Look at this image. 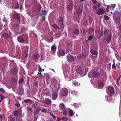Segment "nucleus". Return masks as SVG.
<instances>
[{"label": "nucleus", "mask_w": 121, "mask_h": 121, "mask_svg": "<svg viewBox=\"0 0 121 121\" xmlns=\"http://www.w3.org/2000/svg\"><path fill=\"white\" fill-rule=\"evenodd\" d=\"M100 6L101 4L99 3H98V4H97V6H93V10L94 12L96 11V13L97 14L99 15H102L104 13L105 11L103 7H99L97 9V7H99Z\"/></svg>", "instance_id": "1"}, {"label": "nucleus", "mask_w": 121, "mask_h": 121, "mask_svg": "<svg viewBox=\"0 0 121 121\" xmlns=\"http://www.w3.org/2000/svg\"><path fill=\"white\" fill-rule=\"evenodd\" d=\"M57 83L58 82L56 80H54L50 85V87L53 90L57 92L58 91L60 87V84L59 83L58 85H57Z\"/></svg>", "instance_id": "2"}, {"label": "nucleus", "mask_w": 121, "mask_h": 121, "mask_svg": "<svg viewBox=\"0 0 121 121\" xmlns=\"http://www.w3.org/2000/svg\"><path fill=\"white\" fill-rule=\"evenodd\" d=\"M100 73L97 71H95L93 73L90 72L88 74V77L90 78L93 77L98 78L99 76Z\"/></svg>", "instance_id": "3"}, {"label": "nucleus", "mask_w": 121, "mask_h": 121, "mask_svg": "<svg viewBox=\"0 0 121 121\" xmlns=\"http://www.w3.org/2000/svg\"><path fill=\"white\" fill-rule=\"evenodd\" d=\"M120 17L121 14L118 12L115 13L113 18L114 22L116 23H119L120 22Z\"/></svg>", "instance_id": "4"}, {"label": "nucleus", "mask_w": 121, "mask_h": 121, "mask_svg": "<svg viewBox=\"0 0 121 121\" xmlns=\"http://www.w3.org/2000/svg\"><path fill=\"white\" fill-rule=\"evenodd\" d=\"M114 91L113 87L112 86H108L107 89V92L108 95H112Z\"/></svg>", "instance_id": "5"}, {"label": "nucleus", "mask_w": 121, "mask_h": 121, "mask_svg": "<svg viewBox=\"0 0 121 121\" xmlns=\"http://www.w3.org/2000/svg\"><path fill=\"white\" fill-rule=\"evenodd\" d=\"M67 61L69 62H71L74 61L76 60L75 56L70 54H69L67 56Z\"/></svg>", "instance_id": "6"}, {"label": "nucleus", "mask_w": 121, "mask_h": 121, "mask_svg": "<svg viewBox=\"0 0 121 121\" xmlns=\"http://www.w3.org/2000/svg\"><path fill=\"white\" fill-rule=\"evenodd\" d=\"M68 91L66 88H64L62 89L60 91V96H65L68 94Z\"/></svg>", "instance_id": "7"}, {"label": "nucleus", "mask_w": 121, "mask_h": 121, "mask_svg": "<svg viewBox=\"0 0 121 121\" xmlns=\"http://www.w3.org/2000/svg\"><path fill=\"white\" fill-rule=\"evenodd\" d=\"M64 75L66 79L68 78L70 79L69 80H66L68 81H70V80H71L72 78H73V75H72V76L69 75V73H67L66 74L64 72Z\"/></svg>", "instance_id": "8"}, {"label": "nucleus", "mask_w": 121, "mask_h": 121, "mask_svg": "<svg viewBox=\"0 0 121 121\" xmlns=\"http://www.w3.org/2000/svg\"><path fill=\"white\" fill-rule=\"evenodd\" d=\"M56 49V47L55 45H53L51 47V53L54 54L55 52Z\"/></svg>", "instance_id": "9"}, {"label": "nucleus", "mask_w": 121, "mask_h": 121, "mask_svg": "<svg viewBox=\"0 0 121 121\" xmlns=\"http://www.w3.org/2000/svg\"><path fill=\"white\" fill-rule=\"evenodd\" d=\"M108 96H106L105 97L106 99L108 102H110L112 100V95H108Z\"/></svg>", "instance_id": "10"}, {"label": "nucleus", "mask_w": 121, "mask_h": 121, "mask_svg": "<svg viewBox=\"0 0 121 121\" xmlns=\"http://www.w3.org/2000/svg\"><path fill=\"white\" fill-rule=\"evenodd\" d=\"M52 98L53 100L56 99L57 96V94L56 92H55L52 93Z\"/></svg>", "instance_id": "11"}, {"label": "nucleus", "mask_w": 121, "mask_h": 121, "mask_svg": "<svg viewBox=\"0 0 121 121\" xmlns=\"http://www.w3.org/2000/svg\"><path fill=\"white\" fill-rule=\"evenodd\" d=\"M59 22L61 25V26H60V28H63L64 26L63 24V19L62 18H59Z\"/></svg>", "instance_id": "12"}, {"label": "nucleus", "mask_w": 121, "mask_h": 121, "mask_svg": "<svg viewBox=\"0 0 121 121\" xmlns=\"http://www.w3.org/2000/svg\"><path fill=\"white\" fill-rule=\"evenodd\" d=\"M115 5L113 4L112 5L110 4L109 5H107V10L108 12H109V9H111L113 8H114L115 6Z\"/></svg>", "instance_id": "13"}, {"label": "nucleus", "mask_w": 121, "mask_h": 121, "mask_svg": "<svg viewBox=\"0 0 121 121\" xmlns=\"http://www.w3.org/2000/svg\"><path fill=\"white\" fill-rule=\"evenodd\" d=\"M97 83L98 84V86L100 87H103L104 86V84L103 82L100 80H99L97 81Z\"/></svg>", "instance_id": "14"}, {"label": "nucleus", "mask_w": 121, "mask_h": 121, "mask_svg": "<svg viewBox=\"0 0 121 121\" xmlns=\"http://www.w3.org/2000/svg\"><path fill=\"white\" fill-rule=\"evenodd\" d=\"M65 54L63 50H60L58 53V56L59 57L61 56H63L65 55Z\"/></svg>", "instance_id": "15"}, {"label": "nucleus", "mask_w": 121, "mask_h": 121, "mask_svg": "<svg viewBox=\"0 0 121 121\" xmlns=\"http://www.w3.org/2000/svg\"><path fill=\"white\" fill-rule=\"evenodd\" d=\"M59 108L61 110H63L66 108L64 104L63 103L60 104L59 105Z\"/></svg>", "instance_id": "16"}, {"label": "nucleus", "mask_w": 121, "mask_h": 121, "mask_svg": "<svg viewBox=\"0 0 121 121\" xmlns=\"http://www.w3.org/2000/svg\"><path fill=\"white\" fill-rule=\"evenodd\" d=\"M10 121H22L21 119H16L14 117H12L10 119Z\"/></svg>", "instance_id": "17"}, {"label": "nucleus", "mask_w": 121, "mask_h": 121, "mask_svg": "<svg viewBox=\"0 0 121 121\" xmlns=\"http://www.w3.org/2000/svg\"><path fill=\"white\" fill-rule=\"evenodd\" d=\"M13 16L15 19H18L19 21H20V17L18 14L15 13L13 15Z\"/></svg>", "instance_id": "18"}, {"label": "nucleus", "mask_w": 121, "mask_h": 121, "mask_svg": "<svg viewBox=\"0 0 121 121\" xmlns=\"http://www.w3.org/2000/svg\"><path fill=\"white\" fill-rule=\"evenodd\" d=\"M87 56L86 55L84 54L79 55L78 56V58L79 59H82L83 58H85Z\"/></svg>", "instance_id": "19"}, {"label": "nucleus", "mask_w": 121, "mask_h": 121, "mask_svg": "<svg viewBox=\"0 0 121 121\" xmlns=\"http://www.w3.org/2000/svg\"><path fill=\"white\" fill-rule=\"evenodd\" d=\"M77 72L79 74H82L83 73V69H82L80 67L78 68L77 70Z\"/></svg>", "instance_id": "20"}, {"label": "nucleus", "mask_w": 121, "mask_h": 121, "mask_svg": "<svg viewBox=\"0 0 121 121\" xmlns=\"http://www.w3.org/2000/svg\"><path fill=\"white\" fill-rule=\"evenodd\" d=\"M90 52L93 55H96L98 54V52L97 51L93 49H91V50Z\"/></svg>", "instance_id": "21"}, {"label": "nucleus", "mask_w": 121, "mask_h": 121, "mask_svg": "<svg viewBox=\"0 0 121 121\" xmlns=\"http://www.w3.org/2000/svg\"><path fill=\"white\" fill-rule=\"evenodd\" d=\"M83 10L82 8L81 7L79 8L77 12V13L78 14H81L82 13Z\"/></svg>", "instance_id": "22"}, {"label": "nucleus", "mask_w": 121, "mask_h": 121, "mask_svg": "<svg viewBox=\"0 0 121 121\" xmlns=\"http://www.w3.org/2000/svg\"><path fill=\"white\" fill-rule=\"evenodd\" d=\"M44 103L45 104H51V101L49 99H47V100L44 101Z\"/></svg>", "instance_id": "23"}, {"label": "nucleus", "mask_w": 121, "mask_h": 121, "mask_svg": "<svg viewBox=\"0 0 121 121\" xmlns=\"http://www.w3.org/2000/svg\"><path fill=\"white\" fill-rule=\"evenodd\" d=\"M18 41L20 43H23L24 42V40L21 37H19L17 38Z\"/></svg>", "instance_id": "24"}, {"label": "nucleus", "mask_w": 121, "mask_h": 121, "mask_svg": "<svg viewBox=\"0 0 121 121\" xmlns=\"http://www.w3.org/2000/svg\"><path fill=\"white\" fill-rule=\"evenodd\" d=\"M73 104L75 108H78L81 105V104L80 103H74Z\"/></svg>", "instance_id": "25"}, {"label": "nucleus", "mask_w": 121, "mask_h": 121, "mask_svg": "<svg viewBox=\"0 0 121 121\" xmlns=\"http://www.w3.org/2000/svg\"><path fill=\"white\" fill-rule=\"evenodd\" d=\"M71 93L74 96L75 95H77L78 94V92L74 90L72 91Z\"/></svg>", "instance_id": "26"}, {"label": "nucleus", "mask_w": 121, "mask_h": 121, "mask_svg": "<svg viewBox=\"0 0 121 121\" xmlns=\"http://www.w3.org/2000/svg\"><path fill=\"white\" fill-rule=\"evenodd\" d=\"M39 54L35 55L33 56V58L36 60L39 59Z\"/></svg>", "instance_id": "27"}, {"label": "nucleus", "mask_w": 121, "mask_h": 121, "mask_svg": "<svg viewBox=\"0 0 121 121\" xmlns=\"http://www.w3.org/2000/svg\"><path fill=\"white\" fill-rule=\"evenodd\" d=\"M69 115L71 116H73L74 113L73 111L71 109L69 111Z\"/></svg>", "instance_id": "28"}, {"label": "nucleus", "mask_w": 121, "mask_h": 121, "mask_svg": "<svg viewBox=\"0 0 121 121\" xmlns=\"http://www.w3.org/2000/svg\"><path fill=\"white\" fill-rule=\"evenodd\" d=\"M72 84L73 86H78L79 85L80 83L77 82L76 81H75Z\"/></svg>", "instance_id": "29"}, {"label": "nucleus", "mask_w": 121, "mask_h": 121, "mask_svg": "<svg viewBox=\"0 0 121 121\" xmlns=\"http://www.w3.org/2000/svg\"><path fill=\"white\" fill-rule=\"evenodd\" d=\"M3 35L5 38H8L10 36V35L7 33H4Z\"/></svg>", "instance_id": "30"}, {"label": "nucleus", "mask_w": 121, "mask_h": 121, "mask_svg": "<svg viewBox=\"0 0 121 121\" xmlns=\"http://www.w3.org/2000/svg\"><path fill=\"white\" fill-rule=\"evenodd\" d=\"M73 7V5L72 4H70L68 5L67 8L68 9H72Z\"/></svg>", "instance_id": "31"}, {"label": "nucleus", "mask_w": 121, "mask_h": 121, "mask_svg": "<svg viewBox=\"0 0 121 121\" xmlns=\"http://www.w3.org/2000/svg\"><path fill=\"white\" fill-rule=\"evenodd\" d=\"M0 118L1 121H2L4 120L5 118L4 116L2 114L0 115Z\"/></svg>", "instance_id": "32"}, {"label": "nucleus", "mask_w": 121, "mask_h": 121, "mask_svg": "<svg viewBox=\"0 0 121 121\" xmlns=\"http://www.w3.org/2000/svg\"><path fill=\"white\" fill-rule=\"evenodd\" d=\"M14 5L15 6H14V7L15 9H17L19 8V4L17 1H15Z\"/></svg>", "instance_id": "33"}, {"label": "nucleus", "mask_w": 121, "mask_h": 121, "mask_svg": "<svg viewBox=\"0 0 121 121\" xmlns=\"http://www.w3.org/2000/svg\"><path fill=\"white\" fill-rule=\"evenodd\" d=\"M41 111L43 112H47L48 113L50 112V110H47V109H42L41 110Z\"/></svg>", "instance_id": "34"}, {"label": "nucleus", "mask_w": 121, "mask_h": 121, "mask_svg": "<svg viewBox=\"0 0 121 121\" xmlns=\"http://www.w3.org/2000/svg\"><path fill=\"white\" fill-rule=\"evenodd\" d=\"M24 102L25 103H31L32 102V100L30 99H27L25 100H24Z\"/></svg>", "instance_id": "35"}, {"label": "nucleus", "mask_w": 121, "mask_h": 121, "mask_svg": "<svg viewBox=\"0 0 121 121\" xmlns=\"http://www.w3.org/2000/svg\"><path fill=\"white\" fill-rule=\"evenodd\" d=\"M73 32L76 34H77L80 33V32L78 29H76L74 30Z\"/></svg>", "instance_id": "36"}, {"label": "nucleus", "mask_w": 121, "mask_h": 121, "mask_svg": "<svg viewBox=\"0 0 121 121\" xmlns=\"http://www.w3.org/2000/svg\"><path fill=\"white\" fill-rule=\"evenodd\" d=\"M39 72H38V74H39L40 75H41V71H42V69L40 65H39Z\"/></svg>", "instance_id": "37"}, {"label": "nucleus", "mask_w": 121, "mask_h": 121, "mask_svg": "<svg viewBox=\"0 0 121 121\" xmlns=\"http://www.w3.org/2000/svg\"><path fill=\"white\" fill-rule=\"evenodd\" d=\"M52 105V108L53 109V111H56L57 110V109L56 108V105L55 104H53Z\"/></svg>", "instance_id": "38"}, {"label": "nucleus", "mask_w": 121, "mask_h": 121, "mask_svg": "<svg viewBox=\"0 0 121 121\" xmlns=\"http://www.w3.org/2000/svg\"><path fill=\"white\" fill-rule=\"evenodd\" d=\"M18 112L17 111H15L14 112V114L15 116H17L18 114Z\"/></svg>", "instance_id": "39"}, {"label": "nucleus", "mask_w": 121, "mask_h": 121, "mask_svg": "<svg viewBox=\"0 0 121 121\" xmlns=\"http://www.w3.org/2000/svg\"><path fill=\"white\" fill-rule=\"evenodd\" d=\"M108 38L107 39V40L109 42H110L111 39V35L110 34H109L108 36Z\"/></svg>", "instance_id": "40"}, {"label": "nucleus", "mask_w": 121, "mask_h": 121, "mask_svg": "<svg viewBox=\"0 0 121 121\" xmlns=\"http://www.w3.org/2000/svg\"><path fill=\"white\" fill-rule=\"evenodd\" d=\"M62 120L64 121H67V120H68V118L63 117L62 118Z\"/></svg>", "instance_id": "41"}, {"label": "nucleus", "mask_w": 121, "mask_h": 121, "mask_svg": "<svg viewBox=\"0 0 121 121\" xmlns=\"http://www.w3.org/2000/svg\"><path fill=\"white\" fill-rule=\"evenodd\" d=\"M53 27L56 29H59V27L57 26V25H54L53 26Z\"/></svg>", "instance_id": "42"}, {"label": "nucleus", "mask_w": 121, "mask_h": 121, "mask_svg": "<svg viewBox=\"0 0 121 121\" xmlns=\"http://www.w3.org/2000/svg\"><path fill=\"white\" fill-rule=\"evenodd\" d=\"M92 1L93 3V4H96V5L97 6V4H98L99 3H97V2L94 0H92Z\"/></svg>", "instance_id": "43"}, {"label": "nucleus", "mask_w": 121, "mask_h": 121, "mask_svg": "<svg viewBox=\"0 0 121 121\" xmlns=\"http://www.w3.org/2000/svg\"><path fill=\"white\" fill-rule=\"evenodd\" d=\"M104 19L106 20H109V18L108 17L106 16H104Z\"/></svg>", "instance_id": "44"}, {"label": "nucleus", "mask_w": 121, "mask_h": 121, "mask_svg": "<svg viewBox=\"0 0 121 121\" xmlns=\"http://www.w3.org/2000/svg\"><path fill=\"white\" fill-rule=\"evenodd\" d=\"M24 80L23 79H20L19 82V84L22 83L23 82V81Z\"/></svg>", "instance_id": "45"}, {"label": "nucleus", "mask_w": 121, "mask_h": 121, "mask_svg": "<svg viewBox=\"0 0 121 121\" xmlns=\"http://www.w3.org/2000/svg\"><path fill=\"white\" fill-rule=\"evenodd\" d=\"M63 111V113L65 115H66L67 114V112L66 110L65 109H64Z\"/></svg>", "instance_id": "46"}, {"label": "nucleus", "mask_w": 121, "mask_h": 121, "mask_svg": "<svg viewBox=\"0 0 121 121\" xmlns=\"http://www.w3.org/2000/svg\"><path fill=\"white\" fill-rule=\"evenodd\" d=\"M93 35H90L89 37V38H88V40H91L93 38Z\"/></svg>", "instance_id": "47"}, {"label": "nucleus", "mask_w": 121, "mask_h": 121, "mask_svg": "<svg viewBox=\"0 0 121 121\" xmlns=\"http://www.w3.org/2000/svg\"><path fill=\"white\" fill-rule=\"evenodd\" d=\"M4 90L2 88H0V92H4Z\"/></svg>", "instance_id": "48"}, {"label": "nucleus", "mask_w": 121, "mask_h": 121, "mask_svg": "<svg viewBox=\"0 0 121 121\" xmlns=\"http://www.w3.org/2000/svg\"><path fill=\"white\" fill-rule=\"evenodd\" d=\"M0 97L1 98V99H4V97L3 95L1 94H0Z\"/></svg>", "instance_id": "49"}, {"label": "nucleus", "mask_w": 121, "mask_h": 121, "mask_svg": "<svg viewBox=\"0 0 121 121\" xmlns=\"http://www.w3.org/2000/svg\"><path fill=\"white\" fill-rule=\"evenodd\" d=\"M40 110L39 108H37L36 109L37 112V113H39V111Z\"/></svg>", "instance_id": "50"}, {"label": "nucleus", "mask_w": 121, "mask_h": 121, "mask_svg": "<svg viewBox=\"0 0 121 121\" xmlns=\"http://www.w3.org/2000/svg\"><path fill=\"white\" fill-rule=\"evenodd\" d=\"M15 105L17 107H19L20 106V104L18 102L17 103L15 104Z\"/></svg>", "instance_id": "51"}, {"label": "nucleus", "mask_w": 121, "mask_h": 121, "mask_svg": "<svg viewBox=\"0 0 121 121\" xmlns=\"http://www.w3.org/2000/svg\"><path fill=\"white\" fill-rule=\"evenodd\" d=\"M24 48L25 49L26 48V52H27V51H28V48L27 46H25L24 47Z\"/></svg>", "instance_id": "52"}, {"label": "nucleus", "mask_w": 121, "mask_h": 121, "mask_svg": "<svg viewBox=\"0 0 121 121\" xmlns=\"http://www.w3.org/2000/svg\"><path fill=\"white\" fill-rule=\"evenodd\" d=\"M112 68L113 69H114L116 68L115 65V64H113L112 65Z\"/></svg>", "instance_id": "53"}, {"label": "nucleus", "mask_w": 121, "mask_h": 121, "mask_svg": "<svg viewBox=\"0 0 121 121\" xmlns=\"http://www.w3.org/2000/svg\"><path fill=\"white\" fill-rule=\"evenodd\" d=\"M3 22H7V19L5 18H4L3 19Z\"/></svg>", "instance_id": "54"}, {"label": "nucleus", "mask_w": 121, "mask_h": 121, "mask_svg": "<svg viewBox=\"0 0 121 121\" xmlns=\"http://www.w3.org/2000/svg\"><path fill=\"white\" fill-rule=\"evenodd\" d=\"M50 114L54 118H55L56 117L52 113H50Z\"/></svg>", "instance_id": "55"}, {"label": "nucleus", "mask_w": 121, "mask_h": 121, "mask_svg": "<svg viewBox=\"0 0 121 121\" xmlns=\"http://www.w3.org/2000/svg\"><path fill=\"white\" fill-rule=\"evenodd\" d=\"M45 17L43 16L42 17V21L43 22L45 21Z\"/></svg>", "instance_id": "56"}, {"label": "nucleus", "mask_w": 121, "mask_h": 121, "mask_svg": "<svg viewBox=\"0 0 121 121\" xmlns=\"http://www.w3.org/2000/svg\"><path fill=\"white\" fill-rule=\"evenodd\" d=\"M27 13L29 15H30V13L29 12H27Z\"/></svg>", "instance_id": "57"}, {"label": "nucleus", "mask_w": 121, "mask_h": 121, "mask_svg": "<svg viewBox=\"0 0 121 121\" xmlns=\"http://www.w3.org/2000/svg\"><path fill=\"white\" fill-rule=\"evenodd\" d=\"M118 82V81H116V83L117 84L118 86L119 85V83Z\"/></svg>", "instance_id": "58"}, {"label": "nucleus", "mask_w": 121, "mask_h": 121, "mask_svg": "<svg viewBox=\"0 0 121 121\" xmlns=\"http://www.w3.org/2000/svg\"><path fill=\"white\" fill-rule=\"evenodd\" d=\"M120 76L119 78L117 79V80L116 81H118V82L119 81V79H120Z\"/></svg>", "instance_id": "59"}, {"label": "nucleus", "mask_w": 121, "mask_h": 121, "mask_svg": "<svg viewBox=\"0 0 121 121\" xmlns=\"http://www.w3.org/2000/svg\"><path fill=\"white\" fill-rule=\"evenodd\" d=\"M28 109L30 111H31L32 110L31 108H28Z\"/></svg>", "instance_id": "60"}, {"label": "nucleus", "mask_w": 121, "mask_h": 121, "mask_svg": "<svg viewBox=\"0 0 121 121\" xmlns=\"http://www.w3.org/2000/svg\"><path fill=\"white\" fill-rule=\"evenodd\" d=\"M3 100V99H1L0 101V102H1Z\"/></svg>", "instance_id": "61"}, {"label": "nucleus", "mask_w": 121, "mask_h": 121, "mask_svg": "<svg viewBox=\"0 0 121 121\" xmlns=\"http://www.w3.org/2000/svg\"><path fill=\"white\" fill-rule=\"evenodd\" d=\"M51 69L54 72H55V71L53 69Z\"/></svg>", "instance_id": "62"}, {"label": "nucleus", "mask_w": 121, "mask_h": 121, "mask_svg": "<svg viewBox=\"0 0 121 121\" xmlns=\"http://www.w3.org/2000/svg\"><path fill=\"white\" fill-rule=\"evenodd\" d=\"M47 121H52V120L51 119H49V120H48Z\"/></svg>", "instance_id": "63"}, {"label": "nucleus", "mask_w": 121, "mask_h": 121, "mask_svg": "<svg viewBox=\"0 0 121 121\" xmlns=\"http://www.w3.org/2000/svg\"><path fill=\"white\" fill-rule=\"evenodd\" d=\"M80 0L82 2H83L84 1V0Z\"/></svg>", "instance_id": "64"}]
</instances>
